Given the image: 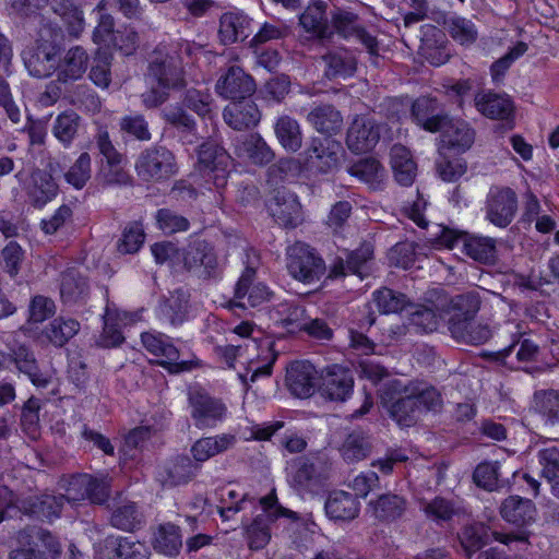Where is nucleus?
<instances>
[{"mask_svg":"<svg viewBox=\"0 0 559 559\" xmlns=\"http://www.w3.org/2000/svg\"><path fill=\"white\" fill-rule=\"evenodd\" d=\"M274 132L280 144L287 151L295 153L302 146V132L299 122L290 116L278 117L274 124Z\"/></svg>","mask_w":559,"mask_h":559,"instance_id":"obj_48","label":"nucleus"},{"mask_svg":"<svg viewBox=\"0 0 559 559\" xmlns=\"http://www.w3.org/2000/svg\"><path fill=\"white\" fill-rule=\"evenodd\" d=\"M82 122L83 120L78 112L68 109L55 118L51 132L64 148H69L79 138Z\"/></svg>","mask_w":559,"mask_h":559,"instance_id":"obj_43","label":"nucleus"},{"mask_svg":"<svg viewBox=\"0 0 559 559\" xmlns=\"http://www.w3.org/2000/svg\"><path fill=\"white\" fill-rule=\"evenodd\" d=\"M344 150L341 142L330 138H312L304 152L307 165L328 174L337 168Z\"/></svg>","mask_w":559,"mask_h":559,"instance_id":"obj_11","label":"nucleus"},{"mask_svg":"<svg viewBox=\"0 0 559 559\" xmlns=\"http://www.w3.org/2000/svg\"><path fill=\"white\" fill-rule=\"evenodd\" d=\"M420 510L427 519L438 525L449 523L454 518L460 516L465 512L464 509L454 500L440 496L430 500H421Z\"/></svg>","mask_w":559,"mask_h":559,"instance_id":"obj_41","label":"nucleus"},{"mask_svg":"<svg viewBox=\"0 0 559 559\" xmlns=\"http://www.w3.org/2000/svg\"><path fill=\"white\" fill-rule=\"evenodd\" d=\"M480 308V299L477 293L468 292L465 294L456 295L450 300L449 310V326L453 321H468L474 320L476 313Z\"/></svg>","mask_w":559,"mask_h":559,"instance_id":"obj_52","label":"nucleus"},{"mask_svg":"<svg viewBox=\"0 0 559 559\" xmlns=\"http://www.w3.org/2000/svg\"><path fill=\"white\" fill-rule=\"evenodd\" d=\"M230 156L224 147L214 141H206L199 146L198 166L204 174L215 173V178H225Z\"/></svg>","mask_w":559,"mask_h":559,"instance_id":"obj_29","label":"nucleus"},{"mask_svg":"<svg viewBox=\"0 0 559 559\" xmlns=\"http://www.w3.org/2000/svg\"><path fill=\"white\" fill-rule=\"evenodd\" d=\"M342 457L348 463L365 460L371 452V441L364 431L354 430L347 435L341 449Z\"/></svg>","mask_w":559,"mask_h":559,"instance_id":"obj_54","label":"nucleus"},{"mask_svg":"<svg viewBox=\"0 0 559 559\" xmlns=\"http://www.w3.org/2000/svg\"><path fill=\"white\" fill-rule=\"evenodd\" d=\"M535 409L546 426L559 425V391L546 390L534 394Z\"/></svg>","mask_w":559,"mask_h":559,"instance_id":"obj_58","label":"nucleus"},{"mask_svg":"<svg viewBox=\"0 0 559 559\" xmlns=\"http://www.w3.org/2000/svg\"><path fill=\"white\" fill-rule=\"evenodd\" d=\"M348 173L368 183L372 189H379L384 177V168L373 158L355 163L348 168Z\"/></svg>","mask_w":559,"mask_h":559,"instance_id":"obj_60","label":"nucleus"},{"mask_svg":"<svg viewBox=\"0 0 559 559\" xmlns=\"http://www.w3.org/2000/svg\"><path fill=\"white\" fill-rule=\"evenodd\" d=\"M501 516L516 525H527L535 521L537 511L532 500L510 496L500 507Z\"/></svg>","mask_w":559,"mask_h":559,"instance_id":"obj_42","label":"nucleus"},{"mask_svg":"<svg viewBox=\"0 0 559 559\" xmlns=\"http://www.w3.org/2000/svg\"><path fill=\"white\" fill-rule=\"evenodd\" d=\"M453 338L466 345H480L491 337V331L486 324L476 323L474 320L453 321L449 326Z\"/></svg>","mask_w":559,"mask_h":559,"instance_id":"obj_46","label":"nucleus"},{"mask_svg":"<svg viewBox=\"0 0 559 559\" xmlns=\"http://www.w3.org/2000/svg\"><path fill=\"white\" fill-rule=\"evenodd\" d=\"M106 547L111 549V559H150L151 555L143 543L130 537H107Z\"/></svg>","mask_w":559,"mask_h":559,"instance_id":"obj_50","label":"nucleus"},{"mask_svg":"<svg viewBox=\"0 0 559 559\" xmlns=\"http://www.w3.org/2000/svg\"><path fill=\"white\" fill-rule=\"evenodd\" d=\"M178 164L173 151L164 145H152L142 150L135 162L134 170L144 183H162L177 175Z\"/></svg>","mask_w":559,"mask_h":559,"instance_id":"obj_3","label":"nucleus"},{"mask_svg":"<svg viewBox=\"0 0 559 559\" xmlns=\"http://www.w3.org/2000/svg\"><path fill=\"white\" fill-rule=\"evenodd\" d=\"M373 260V246L370 242L361 243L357 249L346 253V260L337 258L330 272L332 277L354 274L361 280L369 275Z\"/></svg>","mask_w":559,"mask_h":559,"instance_id":"obj_19","label":"nucleus"},{"mask_svg":"<svg viewBox=\"0 0 559 559\" xmlns=\"http://www.w3.org/2000/svg\"><path fill=\"white\" fill-rule=\"evenodd\" d=\"M394 389L403 395L391 403L389 414L401 427H412L424 413L442 408L439 391L423 380H411L405 384L394 381Z\"/></svg>","mask_w":559,"mask_h":559,"instance_id":"obj_1","label":"nucleus"},{"mask_svg":"<svg viewBox=\"0 0 559 559\" xmlns=\"http://www.w3.org/2000/svg\"><path fill=\"white\" fill-rule=\"evenodd\" d=\"M185 269L199 277L210 278L217 274L218 259L213 246L202 239H195L182 250Z\"/></svg>","mask_w":559,"mask_h":559,"instance_id":"obj_10","label":"nucleus"},{"mask_svg":"<svg viewBox=\"0 0 559 559\" xmlns=\"http://www.w3.org/2000/svg\"><path fill=\"white\" fill-rule=\"evenodd\" d=\"M307 121L318 132L330 138L341 131L343 126L341 112L330 104H321L313 107L307 115Z\"/></svg>","mask_w":559,"mask_h":559,"instance_id":"obj_40","label":"nucleus"},{"mask_svg":"<svg viewBox=\"0 0 559 559\" xmlns=\"http://www.w3.org/2000/svg\"><path fill=\"white\" fill-rule=\"evenodd\" d=\"M15 542L8 559H45L46 554L50 558H58L62 551L58 538L43 527L33 526L19 531Z\"/></svg>","mask_w":559,"mask_h":559,"instance_id":"obj_4","label":"nucleus"},{"mask_svg":"<svg viewBox=\"0 0 559 559\" xmlns=\"http://www.w3.org/2000/svg\"><path fill=\"white\" fill-rule=\"evenodd\" d=\"M95 179L102 187H132L134 185L132 175L126 168L123 154L100 158Z\"/></svg>","mask_w":559,"mask_h":559,"instance_id":"obj_25","label":"nucleus"},{"mask_svg":"<svg viewBox=\"0 0 559 559\" xmlns=\"http://www.w3.org/2000/svg\"><path fill=\"white\" fill-rule=\"evenodd\" d=\"M463 252L480 263H492L496 259V240L490 237L465 235L462 237Z\"/></svg>","mask_w":559,"mask_h":559,"instance_id":"obj_47","label":"nucleus"},{"mask_svg":"<svg viewBox=\"0 0 559 559\" xmlns=\"http://www.w3.org/2000/svg\"><path fill=\"white\" fill-rule=\"evenodd\" d=\"M442 145L457 154L468 151L475 142V130L461 119L447 118V123L440 130Z\"/></svg>","mask_w":559,"mask_h":559,"instance_id":"obj_26","label":"nucleus"},{"mask_svg":"<svg viewBox=\"0 0 559 559\" xmlns=\"http://www.w3.org/2000/svg\"><path fill=\"white\" fill-rule=\"evenodd\" d=\"M448 114L436 97L420 96L412 105V117L428 132H439L447 123Z\"/></svg>","mask_w":559,"mask_h":559,"instance_id":"obj_21","label":"nucleus"},{"mask_svg":"<svg viewBox=\"0 0 559 559\" xmlns=\"http://www.w3.org/2000/svg\"><path fill=\"white\" fill-rule=\"evenodd\" d=\"M474 102L477 110L489 119L508 120L513 116L514 105L507 94L481 92Z\"/></svg>","mask_w":559,"mask_h":559,"instance_id":"obj_31","label":"nucleus"},{"mask_svg":"<svg viewBox=\"0 0 559 559\" xmlns=\"http://www.w3.org/2000/svg\"><path fill=\"white\" fill-rule=\"evenodd\" d=\"M490 537L507 546L512 543H527V534L524 531L510 533L490 531L487 525L480 522L465 525L459 534L460 543L468 556L487 545Z\"/></svg>","mask_w":559,"mask_h":559,"instance_id":"obj_8","label":"nucleus"},{"mask_svg":"<svg viewBox=\"0 0 559 559\" xmlns=\"http://www.w3.org/2000/svg\"><path fill=\"white\" fill-rule=\"evenodd\" d=\"M332 24L335 31L344 38L358 39L371 56H378V39L358 24V15L342 9L331 13Z\"/></svg>","mask_w":559,"mask_h":559,"instance_id":"obj_20","label":"nucleus"},{"mask_svg":"<svg viewBox=\"0 0 559 559\" xmlns=\"http://www.w3.org/2000/svg\"><path fill=\"white\" fill-rule=\"evenodd\" d=\"M143 515L136 504L131 501L122 502L112 509L110 524L124 532H133L141 527Z\"/></svg>","mask_w":559,"mask_h":559,"instance_id":"obj_55","label":"nucleus"},{"mask_svg":"<svg viewBox=\"0 0 559 559\" xmlns=\"http://www.w3.org/2000/svg\"><path fill=\"white\" fill-rule=\"evenodd\" d=\"M80 330V323L74 319L56 318L45 330V335L55 346L67 344Z\"/></svg>","mask_w":559,"mask_h":559,"instance_id":"obj_61","label":"nucleus"},{"mask_svg":"<svg viewBox=\"0 0 559 559\" xmlns=\"http://www.w3.org/2000/svg\"><path fill=\"white\" fill-rule=\"evenodd\" d=\"M380 140V126L371 117L357 115L350 122L346 144L355 154H362L371 151Z\"/></svg>","mask_w":559,"mask_h":559,"instance_id":"obj_15","label":"nucleus"},{"mask_svg":"<svg viewBox=\"0 0 559 559\" xmlns=\"http://www.w3.org/2000/svg\"><path fill=\"white\" fill-rule=\"evenodd\" d=\"M390 156L395 180L402 186H411L417 173V165L411 151L401 144H395L391 148Z\"/></svg>","mask_w":559,"mask_h":559,"instance_id":"obj_45","label":"nucleus"},{"mask_svg":"<svg viewBox=\"0 0 559 559\" xmlns=\"http://www.w3.org/2000/svg\"><path fill=\"white\" fill-rule=\"evenodd\" d=\"M266 206L274 222L284 228L294 229L304 221L297 197L285 188L275 189Z\"/></svg>","mask_w":559,"mask_h":559,"instance_id":"obj_13","label":"nucleus"},{"mask_svg":"<svg viewBox=\"0 0 559 559\" xmlns=\"http://www.w3.org/2000/svg\"><path fill=\"white\" fill-rule=\"evenodd\" d=\"M92 475L86 473L64 475L60 478L58 485L64 490L66 502H81L88 497V485H91Z\"/></svg>","mask_w":559,"mask_h":559,"instance_id":"obj_57","label":"nucleus"},{"mask_svg":"<svg viewBox=\"0 0 559 559\" xmlns=\"http://www.w3.org/2000/svg\"><path fill=\"white\" fill-rule=\"evenodd\" d=\"M191 417L199 429L214 428L226 415V406L207 393L195 390L189 392Z\"/></svg>","mask_w":559,"mask_h":559,"instance_id":"obj_14","label":"nucleus"},{"mask_svg":"<svg viewBox=\"0 0 559 559\" xmlns=\"http://www.w3.org/2000/svg\"><path fill=\"white\" fill-rule=\"evenodd\" d=\"M519 209L516 192L504 186H492L485 200V218L498 228L508 227L515 218Z\"/></svg>","mask_w":559,"mask_h":559,"instance_id":"obj_7","label":"nucleus"},{"mask_svg":"<svg viewBox=\"0 0 559 559\" xmlns=\"http://www.w3.org/2000/svg\"><path fill=\"white\" fill-rule=\"evenodd\" d=\"M61 28L51 24L44 25L36 43L22 51V59L29 75L44 79L56 72L59 62L58 40Z\"/></svg>","mask_w":559,"mask_h":559,"instance_id":"obj_2","label":"nucleus"},{"mask_svg":"<svg viewBox=\"0 0 559 559\" xmlns=\"http://www.w3.org/2000/svg\"><path fill=\"white\" fill-rule=\"evenodd\" d=\"M321 389L331 401H345L353 392L354 378L348 368L341 365L326 367L321 374Z\"/></svg>","mask_w":559,"mask_h":559,"instance_id":"obj_22","label":"nucleus"},{"mask_svg":"<svg viewBox=\"0 0 559 559\" xmlns=\"http://www.w3.org/2000/svg\"><path fill=\"white\" fill-rule=\"evenodd\" d=\"M448 31L453 40L462 46L473 45L478 37L475 23L463 16H453L448 21Z\"/></svg>","mask_w":559,"mask_h":559,"instance_id":"obj_63","label":"nucleus"},{"mask_svg":"<svg viewBox=\"0 0 559 559\" xmlns=\"http://www.w3.org/2000/svg\"><path fill=\"white\" fill-rule=\"evenodd\" d=\"M141 341L147 352L162 358L158 365L168 372L180 373L191 370L192 361L179 359V350L168 335L156 331L144 332L141 334Z\"/></svg>","mask_w":559,"mask_h":559,"instance_id":"obj_9","label":"nucleus"},{"mask_svg":"<svg viewBox=\"0 0 559 559\" xmlns=\"http://www.w3.org/2000/svg\"><path fill=\"white\" fill-rule=\"evenodd\" d=\"M286 267L292 277L310 284L325 273V263L317 251L305 242H295L286 251Z\"/></svg>","mask_w":559,"mask_h":559,"instance_id":"obj_6","label":"nucleus"},{"mask_svg":"<svg viewBox=\"0 0 559 559\" xmlns=\"http://www.w3.org/2000/svg\"><path fill=\"white\" fill-rule=\"evenodd\" d=\"M223 117L230 128L242 131L255 127L261 119V114L255 103L247 97L228 105L224 109Z\"/></svg>","mask_w":559,"mask_h":559,"instance_id":"obj_28","label":"nucleus"},{"mask_svg":"<svg viewBox=\"0 0 559 559\" xmlns=\"http://www.w3.org/2000/svg\"><path fill=\"white\" fill-rule=\"evenodd\" d=\"M409 508L407 498L396 492H383L367 502L366 513L373 522L384 525L403 520Z\"/></svg>","mask_w":559,"mask_h":559,"instance_id":"obj_12","label":"nucleus"},{"mask_svg":"<svg viewBox=\"0 0 559 559\" xmlns=\"http://www.w3.org/2000/svg\"><path fill=\"white\" fill-rule=\"evenodd\" d=\"M119 130L122 134L140 142H150L153 138L148 121L138 112L123 116L119 120Z\"/></svg>","mask_w":559,"mask_h":559,"instance_id":"obj_62","label":"nucleus"},{"mask_svg":"<svg viewBox=\"0 0 559 559\" xmlns=\"http://www.w3.org/2000/svg\"><path fill=\"white\" fill-rule=\"evenodd\" d=\"M318 459L299 457L296 461V471L292 476L293 485L298 490H313L325 478V474Z\"/></svg>","mask_w":559,"mask_h":559,"instance_id":"obj_38","label":"nucleus"},{"mask_svg":"<svg viewBox=\"0 0 559 559\" xmlns=\"http://www.w3.org/2000/svg\"><path fill=\"white\" fill-rule=\"evenodd\" d=\"M63 507L64 497L62 495H41L19 501V511L21 513L41 521L58 519Z\"/></svg>","mask_w":559,"mask_h":559,"instance_id":"obj_24","label":"nucleus"},{"mask_svg":"<svg viewBox=\"0 0 559 559\" xmlns=\"http://www.w3.org/2000/svg\"><path fill=\"white\" fill-rule=\"evenodd\" d=\"M322 60L324 62V75L329 80L347 79L357 71V59L346 48L329 50L322 56Z\"/></svg>","mask_w":559,"mask_h":559,"instance_id":"obj_33","label":"nucleus"},{"mask_svg":"<svg viewBox=\"0 0 559 559\" xmlns=\"http://www.w3.org/2000/svg\"><path fill=\"white\" fill-rule=\"evenodd\" d=\"M324 509L331 520L352 521L359 514L360 502L350 492L335 490L329 495Z\"/></svg>","mask_w":559,"mask_h":559,"instance_id":"obj_34","label":"nucleus"},{"mask_svg":"<svg viewBox=\"0 0 559 559\" xmlns=\"http://www.w3.org/2000/svg\"><path fill=\"white\" fill-rule=\"evenodd\" d=\"M317 370L309 361H295L287 369L286 383L297 397L306 399L314 393Z\"/></svg>","mask_w":559,"mask_h":559,"instance_id":"obj_27","label":"nucleus"},{"mask_svg":"<svg viewBox=\"0 0 559 559\" xmlns=\"http://www.w3.org/2000/svg\"><path fill=\"white\" fill-rule=\"evenodd\" d=\"M252 20L243 12H226L219 19L218 37L222 44L243 41L252 32Z\"/></svg>","mask_w":559,"mask_h":559,"instance_id":"obj_30","label":"nucleus"},{"mask_svg":"<svg viewBox=\"0 0 559 559\" xmlns=\"http://www.w3.org/2000/svg\"><path fill=\"white\" fill-rule=\"evenodd\" d=\"M186 109L195 112L201 119L212 120L215 115V103L207 90L188 88L182 96Z\"/></svg>","mask_w":559,"mask_h":559,"instance_id":"obj_53","label":"nucleus"},{"mask_svg":"<svg viewBox=\"0 0 559 559\" xmlns=\"http://www.w3.org/2000/svg\"><path fill=\"white\" fill-rule=\"evenodd\" d=\"M189 309V295L182 290H175L159 306V316L162 319L177 326L187 320Z\"/></svg>","mask_w":559,"mask_h":559,"instance_id":"obj_49","label":"nucleus"},{"mask_svg":"<svg viewBox=\"0 0 559 559\" xmlns=\"http://www.w3.org/2000/svg\"><path fill=\"white\" fill-rule=\"evenodd\" d=\"M255 267L247 265L235 287V305L241 308L258 307L269 301L272 292L263 283H254Z\"/></svg>","mask_w":559,"mask_h":559,"instance_id":"obj_17","label":"nucleus"},{"mask_svg":"<svg viewBox=\"0 0 559 559\" xmlns=\"http://www.w3.org/2000/svg\"><path fill=\"white\" fill-rule=\"evenodd\" d=\"M300 25L319 38L328 36L326 3L322 0L311 2L299 16Z\"/></svg>","mask_w":559,"mask_h":559,"instance_id":"obj_51","label":"nucleus"},{"mask_svg":"<svg viewBox=\"0 0 559 559\" xmlns=\"http://www.w3.org/2000/svg\"><path fill=\"white\" fill-rule=\"evenodd\" d=\"M90 294L87 278L76 269H68L61 274L60 296L66 305L81 304Z\"/></svg>","mask_w":559,"mask_h":559,"instance_id":"obj_37","label":"nucleus"},{"mask_svg":"<svg viewBox=\"0 0 559 559\" xmlns=\"http://www.w3.org/2000/svg\"><path fill=\"white\" fill-rule=\"evenodd\" d=\"M53 12L61 17L70 36L79 37L84 29L83 12L71 0H53Z\"/></svg>","mask_w":559,"mask_h":559,"instance_id":"obj_56","label":"nucleus"},{"mask_svg":"<svg viewBox=\"0 0 559 559\" xmlns=\"http://www.w3.org/2000/svg\"><path fill=\"white\" fill-rule=\"evenodd\" d=\"M27 197L35 207H43L58 193V185L52 175L43 169H35L31 175Z\"/></svg>","mask_w":559,"mask_h":559,"instance_id":"obj_35","label":"nucleus"},{"mask_svg":"<svg viewBox=\"0 0 559 559\" xmlns=\"http://www.w3.org/2000/svg\"><path fill=\"white\" fill-rule=\"evenodd\" d=\"M181 546L182 540L178 526L170 523L159 525L153 540V547L156 551L175 556L179 552Z\"/></svg>","mask_w":559,"mask_h":559,"instance_id":"obj_59","label":"nucleus"},{"mask_svg":"<svg viewBox=\"0 0 559 559\" xmlns=\"http://www.w3.org/2000/svg\"><path fill=\"white\" fill-rule=\"evenodd\" d=\"M239 156L255 165H266L274 159V152L259 133L245 135L236 146Z\"/></svg>","mask_w":559,"mask_h":559,"instance_id":"obj_44","label":"nucleus"},{"mask_svg":"<svg viewBox=\"0 0 559 559\" xmlns=\"http://www.w3.org/2000/svg\"><path fill=\"white\" fill-rule=\"evenodd\" d=\"M236 442L237 438L231 433L200 438L191 447L192 461L198 465L204 463L215 455L233 449Z\"/></svg>","mask_w":559,"mask_h":559,"instance_id":"obj_32","label":"nucleus"},{"mask_svg":"<svg viewBox=\"0 0 559 559\" xmlns=\"http://www.w3.org/2000/svg\"><path fill=\"white\" fill-rule=\"evenodd\" d=\"M70 103L79 109L95 115L100 111L102 102L94 90L86 84L76 85L69 95Z\"/></svg>","mask_w":559,"mask_h":559,"instance_id":"obj_64","label":"nucleus"},{"mask_svg":"<svg viewBox=\"0 0 559 559\" xmlns=\"http://www.w3.org/2000/svg\"><path fill=\"white\" fill-rule=\"evenodd\" d=\"M199 469L189 456L177 455L156 467L155 479L164 488H174L189 483Z\"/></svg>","mask_w":559,"mask_h":559,"instance_id":"obj_16","label":"nucleus"},{"mask_svg":"<svg viewBox=\"0 0 559 559\" xmlns=\"http://www.w3.org/2000/svg\"><path fill=\"white\" fill-rule=\"evenodd\" d=\"M254 90L253 79L238 66H230L215 84L216 93L233 102L250 97Z\"/></svg>","mask_w":559,"mask_h":559,"instance_id":"obj_18","label":"nucleus"},{"mask_svg":"<svg viewBox=\"0 0 559 559\" xmlns=\"http://www.w3.org/2000/svg\"><path fill=\"white\" fill-rule=\"evenodd\" d=\"M261 354L255 359L248 362L246 373H239V378L243 384L255 382L260 377H270L272 374L273 365L277 359V352L274 349V342L265 341L260 345Z\"/></svg>","mask_w":559,"mask_h":559,"instance_id":"obj_39","label":"nucleus"},{"mask_svg":"<svg viewBox=\"0 0 559 559\" xmlns=\"http://www.w3.org/2000/svg\"><path fill=\"white\" fill-rule=\"evenodd\" d=\"M88 55L81 46L70 48L63 58H59L57 76L59 81L72 83L83 76L87 69Z\"/></svg>","mask_w":559,"mask_h":559,"instance_id":"obj_36","label":"nucleus"},{"mask_svg":"<svg viewBox=\"0 0 559 559\" xmlns=\"http://www.w3.org/2000/svg\"><path fill=\"white\" fill-rule=\"evenodd\" d=\"M179 56L157 47L151 56L147 67V78L159 87L169 91H180L187 87V80Z\"/></svg>","mask_w":559,"mask_h":559,"instance_id":"obj_5","label":"nucleus"},{"mask_svg":"<svg viewBox=\"0 0 559 559\" xmlns=\"http://www.w3.org/2000/svg\"><path fill=\"white\" fill-rule=\"evenodd\" d=\"M5 355V361L14 364L15 368L27 376L31 382L37 388H47L50 383V377L43 373L39 369L34 352L26 345L20 344L10 347Z\"/></svg>","mask_w":559,"mask_h":559,"instance_id":"obj_23","label":"nucleus"}]
</instances>
